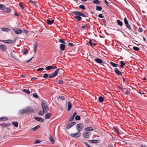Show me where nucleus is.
<instances>
[{"label": "nucleus", "instance_id": "f257e3e1", "mask_svg": "<svg viewBox=\"0 0 147 147\" xmlns=\"http://www.w3.org/2000/svg\"><path fill=\"white\" fill-rule=\"evenodd\" d=\"M72 13L76 15L74 16L75 19H76L78 21H80L82 20V18L80 16L84 17H86V16L83 14L82 12L79 11H74L72 12Z\"/></svg>", "mask_w": 147, "mask_h": 147}, {"label": "nucleus", "instance_id": "f03ea898", "mask_svg": "<svg viewBox=\"0 0 147 147\" xmlns=\"http://www.w3.org/2000/svg\"><path fill=\"white\" fill-rule=\"evenodd\" d=\"M59 71V69H58L56 70L54 73L51 76H48V75L47 74H43V78H47L49 77V78H52L56 76L58 74Z\"/></svg>", "mask_w": 147, "mask_h": 147}, {"label": "nucleus", "instance_id": "7ed1b4c3", "mask_svg": "<svg viewBox=\"0 0 147 147\" xmlns=\"http://www.w3.org/2000/svg\"><path fill=\"white\" fill-rule=\"evenodd\" d=\"M41 106L43 110L47 112L48 111L49 107L45 101L42 100Z\"/></svg>", "mask_w": 147, "mask_h": 147}, {"label": "nucleus", "instance_id": "20e7f679", "mask_svg": "<svg viewBox=\"0 0 147 147\" xmlns=\"http://www.w3.org/2000/svg\"><path fill=\"white\" fill-rule=\"evenodd\" d=\"M84 127V125L82 123H79L76 125V128L78 130V132H80L83 130Z\"/></svg>", "mask_w": 147, "mask_h": 147}, {"label": "nucleus", "instance_id": "39448f33", "mask_svg": "<svg viewBox=\"0 0 147 147\" xmlns=\"http://www.w3.org/2000/svg\"><path fill=\"white\" fill-rule=\"evenodd\" d=\"M26 113H32L34 112V111L33 108L30 107H28L26 108Z\"/></svg>", "mask_w": 147, "mask_h": 147}, {"label": "nucleus", "instance_id": "423d86ee", "mask_svg": "<svg viewBox=\"0 0 147 147\" xmlns=\"http://www.w3.org/2000/svg\"><path fill=\"white\" fill-rule=\"evenodd\" d=\"M91 134V133L90 132L85 131L83 133L82 136L84 138H89Z\"/></svg>", "mask_w": 147, "mask_h": 147}, {"label": "nucleus", "instance_id": "0eeeda50", "mask_svg": "<svg viewBox=\"0 0 147 147\" xmlns=\"http://www.w3.org/2000/svg\"><path fill=\"white\" fill-rule=\"evenodd\" d=\"M81 135L80 133H76L74 134H70V136L74 138H78L80 137Z\"/></svg>", "mask_w": 147, "mask_h": 147}, {"label": "nucleus", "instance_id": "6e6552de", "mask_svg": "<svg viewBox=\"0 0 147 147\" xmlns=\"http://www.w3.org/2000/svg\"><path fill=\"white\" fill-rule=\"evenodd\" d=\"M90 143L93 144H97L99 143L100 142V141L99 140H90L88 141Z\"/></svg>", "mask_w": 147, "mask_h": 147}, {"label": "nucleus", "instance_id": "1a4fd4ad", "mask_svg": "<svg viewBox=\"0 0 147 147\" xmlns=\"http://www.w3.org/2000/svg\"><path fill=\"white\" fill-rule=\"evenodd\" d=\"M11 11V9H10L8 7H5L4 9L3 10V12L9 13H10Z\"/></svg>", "mask_w": 147, "mask_h": 147}, {"label": "nucleus", "instance_id": "9d476101", "mask_svg": "<svg viewBox=\"0 0 147 147\" xmlns=\"http://www.w3.org/2000/svg\"><path fill=\"white\" fill-rule=\"evenodd\" d=\"M13 30L15 32L16 34H20L22 32V30L18 28L14 29Z\"/></svg>", "mask_w": 147, "mask_h": 147}, {"label": "nucleus", "instance_id": "9b49d317", "mask_svg": "<svg viewBox=\"0 0 147 147\" xmlns=\"http://www.w3.org/2000/svg\"><path fill=\"white\" fill-rule=\"evenodd\" d=\"M11 124L9 123H4L0 124V126L2 127L3 128H4L9 126Z\"/></svg>", "mask_w": 147, "mask_h": 147}, {"label": "nucleus", "instance_id": "f8f14e48", "mask_svg": "<svg viewBox=\"0 0 147 147\" xmlns=\"http://www.w3.org/2000/svg\"><path fill=\"white\" fill-rule=\"evenodd\" d=\"M0 49L2 51H5L6 50V47L5 45H0Z\"/></svg>", "mask_w": 147, "mask_h": 147}, {"label": "nucleus", "instance_id": "ddd939ff", "mask_svg": "<svg viewBox=\"0 0 147 147\" xmlns=\"http://www.w3.org/2000/svg\"><path fill=\"white\" fill-rule=\"evenodd\" d=\"M35 119L40 122H43L44 119L42 118L39 117H36L34 118Z\"/></svg>", "mask_w": 147, "mask_h": 147}, {"label": "nucleus", "instance_id": "4468645a", "mask_svg": "<svg viewBox=\"0 0 147 147\" xmlns=\"http://www.w3.org/2000/svg\"><path fill=\"white\" fill-rule=\"evenodd\" d=\"M94 61H95L97 63L99 64H101L103 63V61L102 60L100 59L97 58L94 59Z\"/></svg>", "mask_w": 147, "mask_h": 147}, {"label": "nucleus", "instance_id": "2eb2a0df", "mask_svg": "<svg viewBox=\"0 0 147 147\" xmlns=\"http://www.w3.org/2000/svg\"><path fill=\"white\" fill-rule=\"evenodd\" d=\"M38 47V44L36 42L34 43V53H36V49Z\"/></svg>", "mask_w": 147, "mask_h": 147}, {"label": "nucleus", "instance_id": "dca6fc26", "mask_svg": "<svg viewBox=\"0 0 147 147\" xmlns=\"http://www.w3.org/2000/svg\"><path fill=\"white\" fill-rule=\"evenodd\" d=\"M72 105L71 103V102L70 101H69L68 102V109L67 110L69 111L71 109L72 107Z\"/></svg>", "mask_w": 147, "mask_h": 147}, {"label": "nucleus", "instance_id": "f3484780", "mask_svg": "<svg viewBox=\"0 0 147 147\" xmlns=\"http://www.w3.org/2000/svg\"><path fill=\"white\" fill-rule=\"evenodd\" d=\"M51 116V114L50 113H47L45 115V118L46 119H49Z\"/></svg>", "mask_w": 147, "mask_h": 147}, {"label": "nucleus", "instance_id": "a211bd4d", "mask_svg": "<svg viewBox=\"0 0 147 147\" xmlns=\"http://www.w3.org/2000/svg\"><path fill=\"white\" fill-rule=\"evenodd\" d=\"M19 113L21 115H23L26 113V109H21L19 111Z\"/></svg>", "mask_w": 147, "mask_h": 147}, {"label": "nucleus", "instance_id": "6ab92c4d", "mask_svg": "<svg viewBox=\"0 0 147 147\" xmlns=\"http://www.w3.org/2000/svg\"><path fill=\"white\" fill-rule=\"evenodd\" d=\"M49 139L50 142L53 144H54L55 142V141L53 138V137L51 136V135H50L49 137Z\"/></svg>", "mask_w": 147, "mask_h": 147}, {"label": "nucleus", "instance_id": "aec40b11", "mask_svg": "<svg viewBox=\"0 0 147 147\" xmlns=\"http://www.w3.org/2000/svg\"><path fill=\"white\" fill-rule=\"evenodd\" d=\"M115 71L116 74L119 75H121L122 74L121 72L117 68L115 69Z\"/></svg>", "mask_w": 147, "mask_h": 147}, {"label": "nucleus", "instance_id": "412c9836", "mask_svg": "<svg viewBox=\"0 0 147 147\" xmlns=\"http://www.w3.org/2000/svg\"><path fill=\"white\" fill-rule=\"evenodd\" d=\"M54 20H52L51 21L49 19H47V24L49 25L52 24L54 23Z\"/></svg>", "mask_w": 147, "mask_h": 147}, {"label": "nucleus", "instance_id": "4be33fe9", "mask_svg": "<svg viewBox=\"0 0 147 147\" xmlns=\"http://www.w3.org/2000/svg\"><path fill=\"white\" fill-rule=\"evenodd\" d=\"M93 129V127H88L85 129V130L86 131H92Z\"/></svg>", "mask_w": 147, "mask_h": 147}, {"label": "nucleus", "instance_id": "5701e85b", "mask_svg": "<svg viewBox=\"0 0 147 147\" xmlns=\"http://www.w3.org/2000/svg\"><path fill=\"white\" fill-rule=\"evenodd\" d=\"M65 44H60V47L61 49L62 50L64 51L65 49Z\"/></svg>", "mask_w": 147, "mask_h": 147}, {"label": "nucleus", "instance_id": "b1692460", "mask_svg": "<svg viewBox=\"0 0 147 147\" xmlns=\"http://www.w3.org/2000/svg\"><path fill=\"white\" fill-rule=\"evenodd\" d=\"M46 112H47L46 111H45L43 110L40 111L38 113V115L40 116H43L44 115V114L45 113H46Z\"/></svg>", "mask_w": 147, "mask_h": 147}, {"label": "nucleus", "instance_id": "393cba45", "mask_svg": "<svg viewBox=\"0 0 147 147\" xmlns=\"http://www.w3.org/2000/svg\"><path fill=\"white\" fill-rule=\"evenodd\" d=\"M124 21L125 24L126 25V26L127 27L129 28V24L128 22L127 21L126 17H125L124 19Z\"/></svg>", "mask_w": 147, "mask_h": 147}, {"label": "nucleus", "instance_id": "a878e982", "mask_svg": "<svg viewBox=\"0 0 147 147\" xmlns=\"http://www.w3.org/2000/svg\"><path fill=\"white\" fill-rule=\"evenodd\" d=\"M22 91L28 94H30V92L28 89H22Z\"/></svg>", "mask_w": 147, "mask_h": 147}, {"label": "nucleus", "instance_id": "bb28decb", "mask_svg": "<svg viewBox=\"0 0 147 147\" xmlns=\"http://www.w3.org/2000/svg\"><path fill=\"white\" fill-rule=\"evenodd\" d=\"M12 124L16 127H17L18 126V123L17 121L13 122Z\"/></svg>", "mask_w": 147, "mask_h": 147}, {"label": "nucleus", "instance_id": "cd10ccee", "mask_svg": "<svg viewBox=\"0 0 147 147\" xmlns=\"http://www.w3.org/2000/svg\"><path fill=\"white\" fill-rule=\"evenodd\" d=\"M96 9L97 11H100L102 10V8L100 6H97L96 7Z\"/></svg>", "mask_w": 147, "mask_h": 147}, {"label": "nucleus", "instance_id": "c85d7f7f", "mask_svg": "<svg viewBox=\"0 0 147 147\" xmlns=\"http://www.w3.org/2000/svg\"><path fill=\"white\" fill-rule=\"evenodd\" d=\"M110 63L112 66L114 67H117V66H119L118 64H115L112 62H110Z\"/></svg>", "mask_w": 147, "mask_h": 147}, {"label": "nucleus", "instance_id": "c756f323", "mask_svg": "<svg viewBox=\"0 0 147 147\" xmlns=\"http://www.w3.org/2000/svg\"><path fill=\"white\" fill-rule=\"evenodd\" d=\"M117 22L118 24L121 26H122L123 25V23L120 20H118L117 21Z\"/></svg>", "mask_w": 147, "mask_h": 147}, {"label": "nucleus", "instance_id": "7c9ffc66", "mask_svg": "<svg viewBox=\"0 0 147 147\" xmlns=\"http://www.w3.org/2000/svg\"><path fill=\"white\" fill-rule=\"evenodd\" d=\"M93 3H94L96 4L97 5L99 4L100 3L98 0H93Z\"/></svg>", "mask_w": 147, "mask_h": 147}, {"label": "nucleus", "instance_id": "2f4dec72", "mask_svg": "<svg viewBox=\"0 0 147 147\" xmlns=\"http://www.w3.org/2000/svg\"><path fill=\"white\" fill-rule=\"evenodd\" d=\"M29 2L31 3H32L34 5V6L36 7H38L37 5L36 4V3L35 1H33L32 0H30L29 1Z\"/></svg>", "mask_w": 147, "mask_h": 147}, {"label": "nucleus", "instance_id": "473e14b6", "mask_svg": "<svg viewBox=\"0 0 147 147\" xmlns=\"http://www.w3.org/2000/svg\"><path fill=\"white\" fill-rule=\"evenodd\" d=\"M40 127V126L39 125H38L37 126H36V127H34L32 128V130L34 131H35L37 129H38V128H39Z\"/></svg>", "mask_w": 147, "mask_h": 147}, {"label": "nucleus", "instance_id": "72a5a7b5", "mask_svg": "<svg viewBox=\"0 0 147 147\" xmlns=\"http://www.w3.org/2000/svg\"><path fill=\"white\" fill-rule=\"evenodd\" d=\"M99 101L100 102H103L104 98L102 97V96H100L99 98Z\"/></svg>", "mask_w": 147, "mask_h": 147}, {"label": "nucleus", "instance_id": "f704fd0d", "mask_svg": "<svg viewBox=\"0 0 147 147\" xmlns=\"http://www.w3.org/2000/svg\"><path fill=\"white\" fill-rule=\"evenodd\" d=\"M3 120V121H5L8 120V119L6 117H3L0 118V120Z\"/></svg>", "mask_w": 147, "mask_h": 147}, {"label": "nucleus", "instance_id": "c9c22d12", "mask_svg": "<svg viewBox=\"0 0 147 147\" xmlns=\"http://www.w3.org/2000/svg\"><path fill=\"white\" fill-rule=\"evenodd\" d=\"M1 30L3 31H5L6 32H8L9 30V28H2Z\"/></svg>", "mask_w": 147, "mask_h": 147}, {"label": "nucleus", "instance_id": "e433bc0d", "mask_svg": "<svg viewBox=\"0 0 147 147\" xmlns=\"http://www.w3.org/2000/svg\"><path fill=\"white\" fill-rule=\"evenodd\" d=\"M53 69V66H49L46 67V69L47 70H48L49 69Z\"/></svg>", "mask_w": 147, "mask_h": 147}, {"label": "nucleus", "instance_id": "4c0bfd02", "mask_svg": "<svg viewBox=\"0 0 147 147\" xmlns=\"http://www.w3.org/2000/svg\"><path fill=\"white\" fill-rule=\"evenodd\" d=\"M79 7L81 9H84V10H85V9H86V8H85V6H84V5H80L79 6Z\"/></svg>", "mask_w": 147, "mask_h": 147}, {"label": "nucleus", "instance_id": "58836bf2", "mask_svg": "<svg viewBox=\"0 0 147 147\" xmlns=\"http://www.w3.org/2000/svg\"><path fill=\"white\" fill-rule=\"evenodd\" d=\"M121 65H120V67H123L124 65H125V63H124L123 61H121L120 62Z\"/></svg>", "mask_w": 147, "mask_h": 147}, {"label": "nucleus", "instance_id": "ea45409f", "mask_svg": "<svg viewBox=\"0 0 147 147\" xmlns=\"http://www.w3.org/2000/svg\"><path fill=\"white\" fill-rule=\"evenodd\" d=\"M133 49L136 51H138L140 50V48L139 47L135 46L133 47Z\"/></svg>", "mask_w": 147, "mask_h": 147}, {"label": "nucleus", "instance_id": "a19ab883", "mask_svg": "<svg viewBox=\"0 0 147 147\" xmlns=\"http://www.w3.org/2000/svg\"><path fill=\"white\" fill-rule=\"evenodd\" d=\"M59 41L61 43H63L64 44H66L65 42L62 39H59Z\"/></svg>", "mask_w": 147, "mask_h": 147}, {"label": "nucleus", "instance_id": "79ce46f5", "mask_svg": "<svg viewBox=\"0 0 147 147\" xmlns=\"http://www.w3.org/2000/svg\"><path fill=\"white\" fill-rule=\"evenodd\" d=\"M75 119L76 120L78 121L80 120V117L79 115H77L75 117Z\"/></svg>", "mask_w": 147, "mask_h": 147}, {"label": "nucleus", "instance_id": "37998d69", "mask_svg": "<svg viewBox=\"0 0 147 147\" xmlns=\"http://www.w3.org/2000/svg\"><path fill=\"white\" fill-rule=\"evenodd\" d=\"M13 43V40L10 39L7 40V42H6V43Z\"/></svg>", "mask_w": 147, "mask_h": 147}, {"label": "nucleus", "instance_id": "c03bdc74", "mask_svg": "<svg viewBox=\"0 0 147 147\" xmlns=\"http://www.w3.org/2000/svg\"><path fill=\"white\" fill-rule=\"evenodd\" d=\"M5 7L3 5L0 4V9L2 10Z\"/></svg>", "mask_w": 147, "mask_h": 147}, {"label": "nucleus", "instance_id": "a18cd8bd", "mask_svg": "<svg viewBox=\"0 0 147 147\" xmlns=\"http://www.w3.org/2000/svg\"><path fill=\"white\" fill-rule=\"evenodd\" d=\"M19 5H20L21 8L22 9H24V7L23 6L22 3V2H20V3H19Z\"/></svg>", "mask_w": 147, "mask_h": 147}, {"label": "nucleus", "instance_id": "49530a36", "mask_svg": "<svg viewBox=\"0 0 147 147\" xmlns=\"http://www.w3.org/2000/svg\"><path fill=\"white\" fill-rule=\"evenodd\" d=\"M33 96L35 98H38V96L37 94L36 93H34L33 94Z\"/></svg>", "mask_w": 147, "mask_h": 147}, {"label": "nucleus", "instance_id": "de8ad7c7", "mask_svg": "<svg viewBox=\"0 0 147 147\" xmlns=\"http://www.w3.org/2000/svg\"><path fill=\"white\" fill-rule=\"evenodd\" d=\"M59 99L61 100H63L65 99V98L63 96H59Z\"/></svg>", "mask_w": 147, "mask_h": 147}, {"label": "nucleus", "instance_id": "09e8293b", "mask_svg": "<svg viewBox=\"0 0 147 147\" xmlns=\"http://www.w3.org/2000/svg\"><path fill=\"white\" fill-rule=\"evenodd\" d=\"M71 127L72 125L69 123L67 125L66 128L67 129H69Z\"/></svg>", "mask_w": 147, "mask_h": 147}, {"label": "nucleus", "instance_id": "8fccbe9b", "mask_svg": "<svg viewBox=\"0 0 147 147\" xmlns=\"http://www.w3.org/2000/svg\"><path fill=\"white\" fill-rule=\"evenodd\" d=\"M28 52V50L27 49H25L23 52L24 54L26 55Z\"/></svg>", "mask_w": 147, "mask_h": 147}, {"label": "nucleus", "instance_id": "3c124183", "mask_svg": "<svg viewBox=\"0 0 147 147\" xmlns=\"http://www.w3.org/2000/svg\"><path fill=\"white\" fill-rule=\"evenodd\" d=\"M58 83L59 84L61 85L63 84V80H60L59 81H58Z\"/></svg>", "mask_w": 147, "mask_h": 147}, {"label": "nucleus", "instance_id": "603ef678", "mask_svg": "<svg viewBox=\"0 0 147 147\" xmlns=\"http://www.w3.org/2000/svg\"><path fill=\"white\" fill-rule=\"evenodd\" d=\"M84 144L86 145V147H91L89 145V144L88 143H87V142H84Z\"/></svg>", "mask_w": 147, "mask_h": 147}, {"label": "nucleus", "instance_id": "864d4df0", "mask_svg": "<svg viewBox=\"0 0 147 147\" xmlns=\"http://www.w3.org/2000/svg\"><path fill=\"white\" fill-rule=\"evenodd\" d=\"M98 17L100 18H103L104 16L102 14H100L98 15Z\"/></svg>", "mask_w": 147, "mask_h": 147}, {"label": "nucleus", "instance_id": "5fc2aeb1", "mask_svg": "<svg viewBox=\"0 0 147 147\" xmlns=\"http://www.w3.org/2000/svg\"><path fill=\"white\" fill-rule=\"evenodd\" d=\"M74 117L73 116H72L69 119V121H73L74 119Z\"/></svg>", "mask_w": 147, "mask_h": 147}, {"label": "nucleus", "instance_id": "6e6d98bb", "mask_svg": "<svg viewBox=\"0 0 147 147\" xmlns=\"http://www.w3.org/2000/svg\"><path fill=\"white\" fill-rule=\"evenodd\" d=\"M87 25L85 24L84 26H82V30H83V29H84V28H87Z\"/></svg>", "mask_w": 147, "mask_h": 147}, {"label": "nucleus", "instance_id": "4d7b16f0", "mask_svg": "<svg viewBox=\"0 0 147 147\" xmlns=\"http://www.w3.org/2000/svg\"><path fill=\"white\" fill-rule=\"evenodd\" d=\"M44 69H45L44 68H40L38 69L37 70L38 71H42L43 70H44Z\"/></svg>", "mask_w": 147, "mask_h": 147}, {"label": "nucleus", "instance_id": "13d9d810", "mask_svg": "<svg viewBox=\"0 0 147 147\" xmlns=\"http://www.w3.org/2000/svg\"><path fill=\"white\" fill-rule=\"evenodd\" d=\"M142 31H143L142 29L141 28L139 27L138 29V31L139 32H141Z\"/></svg>", "mask_w": 147, "mask_h": 147}, {"label": "nucleus", "instance_id": "bf43d9fd", "mask_svg": "<svg viewBox=\"0 0 147 147\" xmlns=\"http://www.w3.org/2000/svg\"><path fill=\"white\" fill-rule=\"evenodd\" d=\"M89 43L90 46H92L93 45V44L92 42V41L91 40H89Z\"/></svg>", "mask_w": 147, "mask_h": 147}, {"label": "nucleus", "instance_id": "052dcab7", "mask_svg": "<svg viewBox=\"0 0 147 147\" xmlns=\"http://www.w3.org/2000/svg\"><path fill=\"white\" fill-rule=\"evenodd\" d=\"M70 123L71 125L72 126L73 125H75L76 124V123L74 122H72Z\"/></svg>", "mask_w": 147, "mask_h": 147}, {"label": "nucleus", "instance_id": "680f3d73", "mask_svg": "<svg viewBox=\"0 0 147 147\" xmlns=\"http://www.w3.org/2000/svg\"><path fill=\"white\" fill-rule=\"evenodd\" d=\"M40 142V141H39V140H36L35 141V142H34V143H35V144H38V143H39Z\"/></svg>", "mask_w": 147, "mask_h": 147}, {"label": "nucleus", "instance_id": "e2e57ef3", "mask_svg": "<svg viewBox=\"0 0 147 147\" xmlns=\"http://www.w3.org/2000/svg\"><path fill=\"white\" fill-rule=\"evenodd\" d=\"M68 45L70 46H74V44L71 42H69Z\"/></svg>", "mask_w": 147, "mask_h": 147}, {"label": "nucleus", "instance_id": "0e129e2a", "mask_svg": "<svg viewBox=\"0 0 147 147\" xmlns=\"http://www.w3.org/2000/svg\"><path fill=\"white\" fill-rule=\"evenodd\" d=\"M104 1V2H105V4L109 6L108 5V3H109V2H108V1H107V0H103Z\"/></svg>", "mask_w": 147, "mask_h": 147}, {"label": "nucleus", "instance_id": "69168bd1", "mask_svg": "<svg viewBox=\"0 0 147 147\" xmlns=\"http://www.w3.org/2000/svg\"><path fill=\"white\" fill-rule=\"evenodd\" d=\"M109 147H114V146L112 144H111L109 146Z\"/></svg>", "mask_w": 147, "mask_h": 147}, {"label": "nucleus", "instance_id": "338daca9", "mask_svg": "<svg viewBox=\"0 0 147 147\" xmlns=\"http://www.w3.org/2000/svg\"><path fill=\"white\" fill-rule=\"evenodd\" d=\"M77 114V113L76 112H75L73 114V116L74 117V116Z\"/></svg>", "mask_w": 147, "mask_h": 147}, {"label": "nucleus", "instance_id": "774afa93", "mask_svg": "<svg viewBox=\"0 0 147 147\" xmlns=\"http://www.w3.org/2000/svg\"><path fill=\"white\" fill-rule=\"evenodd\" d=\"M14 15L16 16H19V15H18V13H16V12H15L14 13Z\"/></svg>", "mask_w": 147, "mask_h": 147}]
</instances>
